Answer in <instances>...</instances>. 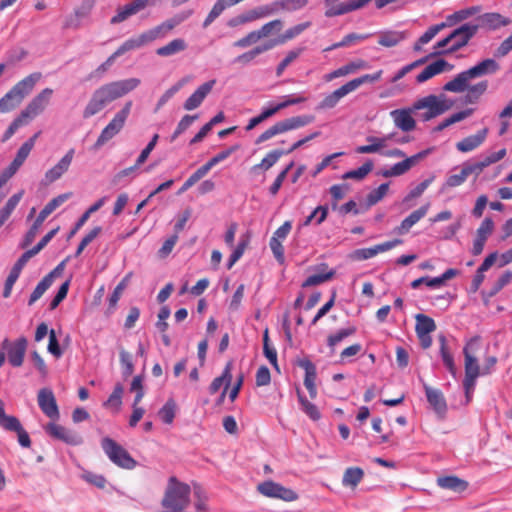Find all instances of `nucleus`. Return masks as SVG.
Returning a JSON list of instances; mask_svg holds the SVG:
<instances>
[{
  "instance_id": "19",
  "label": "nucleus",
  "mask_w": 512,
  "mask_h": 512,
  "mask_svg": "<svg viewBox=\"0 0 512 512\" xmlns=\"http://www.w3.org/2000/svg\"><path fill=\"white\" fill-rule=\"evenodd\" d=\"M95 0H83L79 6L74 9V12L66 19V28H78L90 15Z\"/></svg>"
},
{
  "instance_id": "30",
  "label": "nucleus",
  "mask_w": 512,
  "mask_h": 512,
  "mask_svg": "<svg viewBox=\"0 0 512 512\" xmlns=\"http://www.w3.org/2000/svg\"><path fill=\"white\" fill-rule=\"evenodd\" d=\"M149 43H151V41H150L146 31H144L141 34L131 37V38L127 39L126 41H124L117 48V50H118V53L122 56L123 54H125L129 51L139 49Z\"/></svg>"
},
{
  "instance_id": "61",
  "label": "nucleus",
  "mask_w": 512,
  "mask_h": 512,
  "mask_svg": "<svg viewBox=\"0 0 512 512\" xmlns=\"http://www.w3.org/2000/svg\"><path fill=\"white\" fill-rule=\"evenodd\" d=\"M54 421L55 420H52L46 426H44V431L49 437L64 441V426L56 424Z\"/></svg>"
},
{
  "instance_id": "25",
  "label": "nucleus",
  "mask_w": 512,
  "mask_h": 512,
  "mask_svg": "<svg viewBox=\"0 0 512 512\" xmlns=\"http://www.w3.org/2000/svg\"><path fill=\"white\" fill-rule=\"evenodd\" d=\"M424 390L428 403L438 415L443 416L447 411V403L443 393L439 389L432 388L427 384H424Z\"/></svg>"
},
{
  "instance_id": "22",
  "label": "nucleus",
  "mask_w": 512,
  "mask_h": 512,
  "mask_svg": "<svg viewBox=\"0 0 512 512\" xmlns=\"http://www.w3.org/2000/svg\"><path fill=\"white\" fill-rule=\"evenodd\" d=\"M488 128L479 130L474 135H469L456 143V148L462 153L471 152L480 147L486 140L488 135Z\"/></svg>"
},
{
  "instance_id": "6",
  "label": "nucleus",
  "mask_w": 512,
  "mask_h": 512,
  "mask_svg": "<svg viewBox=\"0 0 512 512\" xmlns=\"http://www.w3.org/2000/svg\"><path fill=\"white\" fill-rule=\"evenodd\" d=\"M313 121L314 116L312 115H300L276 122L274 125L266 129L262 134H260L259 137L256 139L255 143L261 144L276 135L285 133L287 131L302 128L312 123Z\"/></svg>"
},
{
  "instance_id": "58",
  "label": "nucleus",
  "mask_w": 512,
  "mask_h": 512,
  "mask_svg": "<svg viewBox=\"0 0 512 512\" xmlns=\"http://www.w3.org/2000/svg\"><path fill=\"white\" fill-rule=\"evenodd\" d=\"M389 190V184L383 183L378 188L372 190L366 198L367 204L373 206L381 201Z\"/></svg>"
},
{
  "instance_id": "21",
  "label": "nucleus",
  "mask_w": 512,
  "mask_h": 512,
  "mask_svg": "<svg viewBox=\"0 0 512 512\" xmlns=\"http://www.w3.org/2000/svg\"><path fill=\"white\" fill-rule=\"evenodd\" d=\"M402 240L395 239L392 241H387L381 244H377L374 247L369 248H361L354 251V258L357 260H367L374 256H376L379 253L386 252L397 245L401 244Z\"/></svg>"
},
{
  "instance_id": "54",
  "label": "nucleus",
  "mask_w": 512,
  "mask_h": 512,
  "mask_svg": "<svg viewBox=\"0 0 512 512\" xmlns=\"http://www.w3.org/2000/svg\"><path fill=\"white\" fill-rule=\"evenodd\" d=\"M124 392L123 385L121 383H117L114 387L113 392L110 394L107 401L104 403L105 407L115 408L119 410L122 404V395Z\"/></svg>"
},
{
  "instance_id": "49",
  "label": "nucleus",
  "mask_w": 512,
  "mask_h": 512,
  "mask_svg": "<svg viewBox=\"0 0 512 512\" xmlns=\"http://www.w3.org/2000/svg\"><path fill=\"white\" fill-rule=\"evenodd\" d=\"M382 70H379L373 74H365L358 78L352 79L346 84L348 85L351 92H354L356 89H358L361 85L365 83H373L378 81L381 78Z\"/></svg>"
},
{
  "instance_id": "57",
  "label": "nucleus",
  "mask_w": 512,
  "mask_h": 512,
  "mask_svg": "<svg viewBox=\"0 0 512 512\" xmlns=\"http://www.w3.org/2000/svg\"><path fill=\"white\" fill-rule=\"evenodd\" d=\"M303 50V48H297L289 51L285 58L278 64L276 68V75L278 77L281 76L284 70L301 55Z\"/></svg>"
},
{
  "instance_id": "48",
  "label": "nucleus",
  "mask_w": 512,
  "mask_h": 512,
  "mask_svg": "<svg viewBox=\"0 0 512 512\" xmlns=\"http://www.w3.org/2000/svg\"><path fill=\"white\" fill-rule=\"evenodd\" d=\"M309 3V0H276L278 12H294L303 9Z\"/></svg>"
},
{
  "instance_id": "12",
  "label": "nucleus",
  "mask_w": 512,
  "mask_h": 512,
  "mask_svg": "<svg viewBox=\"0 0 512 512\" xmlns=\"http://www.w3.org/2000/svg\"><path fill=\"white\" fill-rule=\"evenodd\" d=\"M193 14L192 10H185L175 14L161 24L146 31L149 39L153 42L156 39L166 37L176 26L187 20Z\"/></svg>"
},
{
  "instance_id": "9",
  "label": "nucleus",
  "mask_w": 512,
  "mask_h": 512,
  "mask_svg": "<svg viewBox=\"0 0 512 512\" xmlns=\"http://www.w3.org/2000/svg\"><path fill=\"white\" fill-rule=\"evenodd\" d=\"M132 108V101L124 104L123 108L115 114L108 125L102 130L97 141L96 146H103L106 142L116 136L124 127L125 122L130 114Z\"/></svg>"
},
{
  "instance_id": "15",
  "label": "nucleus",
  "mask_w": 512,
  "mask_h": 512,
  "mask_svg": "<svg viewBox=\"0 0 512 512\" xmlns=\"http://www.w3.org/2000/svg\"><path fill=\"white\" fill-rule=\"evenodd\" d=\"M64 272V260L60 261L58 265L43 277L36 285L28 299V305L31 306L49 289L56 277H60Z\"/></svg>"
},
{
  "instance_id": "28",
  "label": "nucleus",
  "mask_w": 512,
  "mask_h": 512,
  "mask_svg": "<svg viewBox=\"0 0 512 512\" xmlns=\"http://www.w3.org/2000/svg\"><path fill=\"white\" fill-rule=\"evenodd\" d=\"M366 66H367V63L364 60L359 59L356 61H352V62L347 63L346 65H343L340 68L326 74L324 76V79H325V81L329 82V81H332L333 79L355 73L356 71L363 69Z\"/></svg>"
},
{
  "instance_id": "4",
  "label": "nucleus",
  "mask_w": 512,
  "mask_h": 512,
  "mask_svg": "<svg viewBox=\"0 0 512 512\" xmlns=\"http://www.w3.org/2000/svg\"><path fill=\"white\" fill-rule=\"evenodd\" d=\"M60 227H56L50 230L47 234H45L41 240L31 249L26 250L14 263L11 268L8 277L5 280L4 289H3V297L8 298L11 295L13 285L18 280L21 270L25 266V264L29 261L30 258L37 255L45 246L53 239V237L58 233Z\"/></svg>"
},
{
  "instance_id": "51",
  "label": "nucleus",
  "mask_w": 512,
  "mask_h": 512,
  "mask_svg": "<svg viewBox=\"0 0 512 512\" xmlns=\"http://www.w3.org/2000/svg\"><path fill=\"white\" fill-rule=\"evenodd\" d=\"M372 169H373L372 161H367L359 168L344 173L342 175V178L345 180H347V179L362 180L372 171Z\"/></svg>"
},
{
  "instance_id": "53",
  "label": "nucleus",
  "mask_w": 512,
  "mask_h": 512,
  "mask_svg": "<svg viewBox=\"0 0 512 512\" xmlns=\"http://www.w3.org/2000/svg\"><path fill=\"white\" fill-rule=\"evenodd\" d=\"M119 360L122 367V374L125 378L131 376L134 372V364L132 354L121 349L119 352Z\"/></svg>"
},
{
  "instance_id": "47",
  "label": "nucleus",
  "mask_w": 512,
  "mask_h": 512,
  "mask_svg": "<svg viewBox=\"0 0 512 512\" xmlns=\"http://www.w3.org/2000/svg\"><path fill=\"white\" fill-rule=\"evenodd\" d=\"M298 399L301 404V408L303 412L313 421H318L321 419V413L316 405L307 400L305 396H303L300 391H297Z\"/></svg>"
},
{
  "instance_id": "27",
  "label": "nucleus",
  "mask_w": 512,
  "mask_h": 512,
  "mask_svg": "<svg viewBox=\"0 0 512 512\" xmlns=\"http://www.w3.org/2000/svg\"><path fill=\"white\" fill-rule=\"evenodd\" d=\"M351 93V90L349 89L348 85L345 83L338 89L334 90L330 94L326 95L318 104L317 109L318 110H326V109H332L336 107V105L339 103V101L344 98L346 95Z\"/></svg>"
},
{
  "instance_id": "45",
  "label": "nucleus",
  "mask_w": 512,
  "mask_h": 512,
  "mask_svg": "<svg viewBox=\"0 0 512 512\" xmlns=\"http://www.w3.org/2000/svg\"><path fill=\"white\" fill-rule=\"evenodd\" d=\"M439 342H440V353H441L443 363L446 366V368L449 370V372L452 374V376L455 377L457 374V368L455 366L453 356L447 348L446 338L444 336H440Z\"/></svg>"
},
{
  "instance_id": "17",
  "label": "nucleus",
  "mask_w": 512,
  "mask_h": 512,
  "mask_svg": "<svg viewBox=\"0 0 512 512\" xmlns=\"http://www.w3.org/2000/svg\"><path fill=\"white\" fill-rule=\"evenodd\" d=\"M415 110L411 108L395 109L390 112L394 125L404 132H410L415 129L416 121L412 117Z\"/></svg>"
},
{
  "instance_id": "39",
  "label": "nucleus",
  "mask_w": 512,
  "mask_h": 512,
  "mask_svg": "<svg viewBox=\"0 0 512 512\" xmlns=\"http://www.w3.org/2000/svg\"><path fill=\"white\" fill-rule=\"evenodd\" d=\"M187 48L186 42L181 38H176L167 43L166 45L159 47L156 50V54L161 57H168L179 52L184 51Z\"/></svg>"
},
{
  "instance_id": "7",
  "label": "nucleus",
  "mask_w": 512,
  "mask_h": 512,
  "mask_svg": "<svg viewBox=\"0 0 512 512\" xmlns=\"http://www.w3.org/2000/svg\"><path fill=\"white\" fill-rule=\"evenodd\" d=\"M101 447L112 463L123 469H133L137 462L131 457L128 451L110 437L101 441Z\"/></svg>"
},
{
  "instance_id": "5",
  "label": "nucleus",
  "mask_w": 512,
  "mask_h": 512,
  "mask_svg": "<svg viewBox=\"0 0 512 512\" xmlns=\"http://www.w3.org/2000/svg\"><path fill=\"white\" fill-rule=\"evenodd\" d=\"M454 105V101L450 100L444 94L428 95L418 99L413 104L414 110H425L420 114L423 121H429L437 116L444 114Z\"/></svg>"
},
{
  "instance_id": "23",
  "label": "nucleus",
  "mask_w": 512,
  "mask_h": 512,
  "mask_svg": "<svg viewBox=\"0 0 512 512\" xmlns=\"http://www.w3.org/2000/svg\"><path fill=\"white\" fill-rule=\"evenodd\" d=\"M430 204L426 203L407 216L401 224L394 228V233L398 235L406 234L416 223H418L428 213Z\"/></svg>"
},
{
  "instance_id": "10",
  "label": "nucleus",
  "mask_w": 512,
  "mask_h": 512,
  "mask_svg": "<svg viewBox=\"0 0 512 512\" xmlns=\"http://www.w3.org/2000/svg\"><path fill=\"white\" fill-rule=\"evenodd\" d=\"M28 340L21 336L14 341L4 338L1 342V348L5 352L8 362L12 367L22 366L27 350Z\"/></svg>"
},
{
  "instance_id": "14",
  "label": "nucleus",
  "mask_w": 512,
  "mask_h": 512,
  "mask_svg": "<svg viewBox=\"0 0 512 512\" xmlns=\"http://www.w3.org/2000/svg\"><path fill=\"white\" fill-rule=\"evenodd\" d=\"M38 405L41 411L51 420H58L60 418L59 407L50 388H42L38 391Z\"/></svg>"
},
{
  "instance_id": "62",
  "label": "nucleus",
  "mask_w": 512,
  "mask_h": 512,
  "mask_svg": "<svg viewBox=\"0 0 512 512\" xmlns=\"http://www.w3.org/2000/svg\"><path fill=\"white\" fill-rule=\"evenodd\" d=\"M512 280V271H505L493 284L491 291L489 293L490 296L496 295L503 287L509 284Z\"/></svg>"
},
{
  "instance_id": "41",
  "label": "nucleus",
  "mask_w": 512,
  "mask_h": 512,
  "mask_svg": "<svg viewBox=\"0 0 512 512\" xmlns=\"http://www.w3.org/2000/svg\"><path fill=\"white\" fill-rule=\"evenodd\" d=\"M24 195V190H20L19 192L12 195L5 205L0 209V224L3 225L5 221L10 217L20 200Z\"/></svg>"
},
{
  "instance_id": "3",
  "label": "nucleus",
  "mask_w": 512,
  "mask_h": 512,
  "mask_svg": "<svg viewBox=\"0 0 512 512\" xmlns=\"http://www.w3.org/2000/svg\"><path fill=\"white\" fill-rule=\"evenodd\" d=\"M190 486L172 476L162 499L164 512H183L190 504Z\"/></svg>"
},
{
  "instance_id": "50",
  "label": "nucleus",
  "mask_w": 512,
  "mask_h": 512,
  "mask_svg": "<svg viewBox=\"0 0 512 512\" xmlns=\"http://www.w3.org/2000/svg\"><path fill=\"white\" fill-rule=\"evenodd\" d=\"M285 155V151L281 149H275L266 154V156L261 160V162L257 165H255L254 169H263L268 170L270 169L279 159Z\"/></svg>"
},
{
  "instance_id": "8",
  "label": "nucleus",
  "mask_w": 512,
  "mask_h": 512,
  "mask_svg": "<svg viewBox=\"0 0 512 512\" xmlns=\"http://www.w3.org/2000/svg\"><path fill=\"white\" fill-rule=\"evenodd\" d=\"M40 132L35 133L28 140H26L18 149L16 156L12 162L6 167L0 174V188L5 185L8 180L14 176L18 169L23 165L31 150L35 145V141L38 138Z\"/></svg>"
},
{
  "instance_id": "32",
  "label": "nucleus",
  "mask_w": 512,
  "mask_h": 512,
  "mask_svg": "<svg viewBox=\"0 0 512 512\" xmlns=\"http://www.w3.org/2000/svg\"><path fill=\"white\" fill-rule=\"evenodd\" d=\"M24 100L23 95L16 93V90L12 87L1 99H0V113H8L17 108Z\"/></svg>"
},
{
  "instance_id": "46",
  "label": "nucleus",
  "mask_w": 512,
  "mask_h": 512,
  "mask_svg": "<svg viewBox=\"0 0 512 512\" xmlns=\"http://www.w3.org/2000/svg\"><path fill=\"white\" fill-rule=\"evenodd\" d=\"M139 12V10L137 9V7L135 6V4L132 2L124 5L123 7H119L117 9V13L116 15H114L110 22L111 24H118V23H121L123 21H125L126 19H128L130 16L132 15H135Z\"/></svg>"
},
{
  "instance_id": "29",
  "label": "nucleus",
  "mask_w": 512,
  "mask_h": 512,
  "mask_svg": "<svg viewBox=\"0 0 512 512\" xmlns=\"http://www.w3.org/2000/svg\"><path fill=\"white\" fill-rule=\"evenodd\" d=\"M42 77L43 75L41 72H33L21 81L17 82L13 88L16 90V93L23 95V98H25L33 91L35 85L42 79Z\"/></svg>"
},
{
  "instance_id": "35",
  "label": "nucleus",
  "mask_w": 512,
  "mask_h": 512,
  "mask_svg": "<svg viewBox=\"0 0 512 512\" xmlns=\"http://www.w3.org/2000/svg\"><path fill=\"white\" fill-rule=\"evenodd\" d=\"M446 66H449V64L443 59L434 61L433 63L426 66L424 70L417 75V82L423 83L435 75L440 74L445 70Z\"/></svg>"
},
{
  "instance_id": "1",
  "label": "nucleus",
  "mask_w": 512,
  "mask_h": 512,
  "mask_svg": "<svg viewBox=\"0 0 512 512\" xmlns=\"http://www.w3.org/2000/svg\"><path fill=\"white\" fill-rule=\"evenodd\" d=\"M498 70L499 64L494 59H485L470 69L457 74L444 85L443 89L453 93H461L467 90V102L474 103L485 93L488 82L484 80L475 85H469L470 80L493 74Z\"/></svg>"
},
{
  "instance_id": "60",
  "label": "nucleus",
  "mask_w": 512,
  "mask_h": 512,
  "mask_svg": "<svg viewBox=\"0 0 512 512\" xmlns=\"http://www.w3.org/2000/svg\"><path fill=\"white\" fill-rule=\"evenodd\" d=\"M64 173V157H62L58 163L51 169H49L46 174L43 182L45 184H50L56 181L61 177Z\"/></svg>"
},
{
  "instance_id": "43",
  "label": "nucleus",
  "mask_w": 512,
  "mask_h": 512,
  "mask_svg": "<svg viewBox=\"0 0 512 512\" xmlns=\"http://www.w3.org/2000/svg\"><path fill=\"white\" fill-rule=\"evenodd\" d=\"M465 357V375L478 377L480 375V367L476 357L470 353V343L463 349Z\"/></svg>"
},
{
  "instance_id": "64",
  "label": "nucleus",
  "mask_w": 512,
  "mask_h": 512,
  "mask_svg": "<svg viewBox=\"0 0 512 512\" xmlns=\"http://www.w3.org/2000/svg\"><path fill=\"white\" fill-rule=\"evenodd\" d=\"M283 28V22L280 19H274L265 23L260 29L262 38L268 37L273 32H279Z\"/></svg>"
},
{
  "instance_id": "33",
  "label": "nucleus",
  "mask_w": 512,
  "mask_h": 512,
  "mask_svg": "<svg viewBox=\"0 0 512 512\" xmlns=\"http://www.w3.org/2000/svg\"><path fill=\"white\" fill-rule=\"evenodd\" d=\"M437 484L443 489L463 492L468 488V482L457 476H444L437 479Z\"/></svg>"
},
{
  "instance_id": "42",
  "label": "nucleus",
  "mask_w": 512,
  "mask_h": 512,
  "mask_svg": "<svg viewBox=\"0 0 512 512\" xmlns=\"http://www.w3.org/2000/svg\"><path fill=\"white\" fill-rule=\"evenodd\" d=\"M415 320L416 334H430L436 330L435 321L425 314H417Z\"/></svg>"
},
{
  "instance_id": "18",
  "label": "nucleus",
  "mask_w": 512,
  "mask_h": 512,
  "mask_svg": "<svg viewBox=\"0 0 512 512\" xmlns=\"http://www.w3.org/2000/svg\"><path fill=\"white\" fill-rule=\"evenodd\" d=\"M479 28H484L490 31H495L501 27H506L512 23L509 17H506L497 12H489L480 15L478 18Z\"/></svg>"
},
{
  "instance_id": "11",
  "label": "nucleus",
  "mask_w": 512,
  "mask_h": 512,
  "mask_svg": "<svg viewBox=\"0 0 512 512\" xmlns=\"http://www.w3.org/2000/svg\"><path fill=\"white\" fill-rule=\"evenodd\" d=\"M479 30V26L471 23H466L456 28L452 33H450L452 37V42L446 50L437 51V54H451L459 49L466 46L469 41L477 34Z\"/></svg>"
},
{
  "instance_id": "34",
  "label": "nucleus",
  "mask_w": 512,
  "mask_h": 512,
  "mask_svg": "<svg viewBox=\"0 0 512 512\" xmlns=\"http://www.w3.org/2000/svg\"><path fill=\"white\" fill-rule=\"evenodd\" d=\"M406 38V34L403 31H382L378 34V44L391 48L397 46Z\"/></svg>"
},
{
  "instance_id": "37",
  "label": "nucleus",
  "mask_w": 512,
  "mask_h": 512,
  "mask_svg": "<svg viewBox=\"0 0 512 512\" xmlns=\"http://www.w3.org/2000/svg\"><path fill=\"white\" fill-rule=\"evenodd\" d=\"M232 363L228 362L219 377H216L209 386V393L215 394L217 393L222 386L224 388H229L231 380H232Z\"/></svg>"
},
{
  "instance_id": "16",
  "label": "nucleus",
  "mask_w": 512,
  "mask_h": 512,
  "mask_svg": "<svg viewBox=\"0 0 512 512\" xmlns=\"http://www.w3.org/2000/svg\"><path fill=\"white\" fill-rule=\"evenodd\" d=\"M427 153V151H422L411 157H407L403 161L394 164L390 169L382 171L381 175L383 177H395L403 175L414 165H416L422 158H424Z\"/></svg>"
},
{
  "instance_id": "20",
  "label": "nucleus",
  "mask_w": 512,
  "mask_h": 512,
  "mask_svg": "<svg viewBox=\"0 0 512 512\" xmlns=\"http://www.w3.org/2000/svg\"><path fill=\"white\" fill-rule=\"evenodd\" d=\"M216 84V80H209L202 85H200L195 92L187 98V100L183 104V108L187 111L194 110L198 108L206 96L212 91L214 85Z\"/></svg>"
},
{
  "instance_id": "26",
  "label": "nucleus",
  "mask_w": 512,
  "mask_h": 512,
  "mask_svg": "<svg viewBox=\"0 0 512 512\" xmlns=\"http://www.w3.org/2000/svg\"><path fill=\"white\" fill-rule=\"evenodd\" d=\"M299 366L305 370L304 385L312 399L317 396L315 380L317 377L316 367L309 359L299 361Z\"/></svg>"
},
{
  "instance_id": "38",
  "label": "nucleus",
  "mask_w": 512,
  "mask_h": 512,
  "mask_svg": "<svg viewBox=\"0 0 512 512\" xmlns=\"http://www.w3.org/2000/svg\"><path fill=\"white\" fill-rule=\"evenodd\" d=\"M272 48H273V43H269V41H268L262 45H258L256 47H254L253 49L238 55L234 59V62L243 64V65H247L250 62H252L258 55H260Z\"/></svg>"
},
{
  "instance_id": "31",
  "label": "nucleus",
  "mask_w": 512,
  "mask_h": 512,
  "mask_svg": "<svg viewBox=\"0 0 512 512\" xmlns=\"http://www.w3.org/2000/svg\"><path fill=\"white\" fill-rule=\"evenodd\" d=\"M310 26L311 22L309 21L297 24L293 27L288 28L283 34L279 35L276 39L270 40L269 43H273V47H275L276 45L285 44L286 42L299 36Z\"/></svg>"
},
{
  "instance_id": "13",
  "label": "nucleus",
  "mask_w": 512,
  "mask_h": 512,
  "mask_svg": "<svg viewBox=\"0 0 512 512\" xmlns=\"http://www.w3.org/2000/svg\"><path fill=\"white\" fill-rule=\"evenodd\" d=\"M257 490L265 497L281 499L287 502L295 501L298 498L295 491L272 480H267L258 484Z\"/></svg>"
},
{
  "instance_id": "40",
  "label": "nucleus",
  "mask_w": 512,
  "mask_h": 512,
  "mask_svg": "<svg viewBox=\"0 0 512 512\" xmlns=\"http://www.w3.org/2000/svg\"><path fill=\"white\" fill-rule=\"evenodd\" d=\"M364 477V471L359 467H349L345 470L342 478V484L345 487L352 489L362 481Z\"/></svg>"
},
{
  "instance_id": "55",
  "label": "nucleus",
  "mask_w": 512,
  "mask_h": 512,
  "mask_svg": "<svg viewBox=\"0 0 512 512\" xmlns=\"http://www.w3.org/2000/svg\"><path fill=\"white\" fill-rule=\"evenodd\" d=\"M186 83V79L183 78L178 81L175 85L170 87L168 90L164 92V94L159 98L155 112L159 111Z\"/></svg>"
},
{
  "instance_id": "36",
  "label": "nucleus",
  "mask_w": 512,
  "mask_h": 512,
  "mask_svg": "<svg viewBox=\"0 0 512 512\" xmlns=\"http://www.w3.org/2000/svg\"><path fill=\"white\" fill-rule=\"evenodd\" d=\"M392 135H387L385 137H374L370 136L367 138V141L370 143L369 145H362L356 148V152L360 154H368V153H376L381 148L387 146V141L391 139Z\"/></svg>"
},
{
  "instance_id": "63",
  "label": "nucleus",
  "mask_w": 512,
  "mask_h": 512,
  "mask_svg": "<svg viewBox=\"0 0 512 512\" xmlns=\"http://www.w3.org/2000/svg\"><path fill=\"white\" fill-rule=\"evenodd\" d=\"M21 422L20 420L13 415H5L1 421L0 426L4 428L7 431L15 432L18 431L21 428Z\"/></svg>"
},
{
  "instance_id": "59",
  "label": "nucleus",
  "mask_w": 512,
  "mask_h": 512,
  "mask_svg": "<svg viewBox=\"0 0 512 512\" xmlns=\"http://www.w3.org/2000/svg\"><path fill=\"white\" fill-rule=\"evenodd\" d=\"M228 7L229 6L225 2V0H217L213 5L211 11L205 18L203 22V27H208Z\"/></svg>"
},
{
  "instance_id": "56",
  "label": "nucleus",
  "mask_w": 512,
  "mask_h": 512,
  "mask_svg": "<svg viewBox=\"0 0 512 512\" xmlns=\"http://www.w3.org/2000/svg\"><path fill=\"white\" fill-rule=\"evenodd\" d=\"M370 35L369 34H356V33H350L346 35L340 42L332 44L330 47L326 48V51L334 50L340 47L351 45L357 41H363L367 39Z\"/></svg>"
},
{
  "instance_id": "44",
  "label": "nucleus",
  "mask_w": 512,
  "mask_h": 512,
  "mask_svg": "<svg viewBox=\"0 0 512 512\" xmlns=\"http://www.w3.org/2000/svg\"><path fill=\"white\" fill-rule=\"evenodd\" d=\"M355 333L356 328L354 326H350L329 335L327 338V345L331 349V352L334 353L335 348L339 343H341L345 338L354 335Z\"/></svg>"
},
{
  "instance_id": "24",
  "label": "nucleus",
  "mask_w": 512,
  "mask_h": 512,
  "mask_svg": "<svg viewBox=\"0 0 512 512\" xmlns=\"http://www.w3.org/2000/svg\"><path fill=\"white\" fill-rule=\"evenodd\" d=\"M278 13V8L276 6V1H273L269 4H265L262 6L255 7L247 11L244 15L240 17L241 23L255 21L261 18L269 17Z\"/></svg>"
},
{
  "instance_id": "2",
  "label": "nucleus",
  "mask_w": 512,
  "mask_h": 512,
  "mask_svg": "<svg viewBox=\"0 0 512 512\" xmlns=\"http://www.w3.org/2000/svg\"><path fill=\"white\" fill-rule=\"evenodd\" d=\"M140 83L141 81L138 78H129L111 82L100 87L95 91L85 107L83 112L84 117L89 118L97 114L110 102L121 98L136 89Z\"/></svg>"
},
{
  "instance_id": "52",
  "label": "nucleus",
  "mask_w": 512,
  "mask_h": 512,
  "mask_svg": "<svg viewBox=\"0 0 512 512\" xmlns=\"http://www.w3.org/2000/svg\"><path fill=\"white\" fill-rule=\"evenodd\" d=\"M176 403L173 399L167 400L163 407L158 411L161 420L166 424H172L176 413Z\"/></svg>"
}]
</instances>
